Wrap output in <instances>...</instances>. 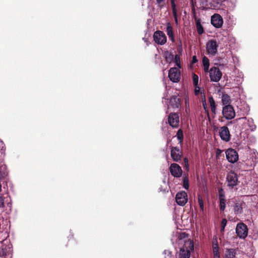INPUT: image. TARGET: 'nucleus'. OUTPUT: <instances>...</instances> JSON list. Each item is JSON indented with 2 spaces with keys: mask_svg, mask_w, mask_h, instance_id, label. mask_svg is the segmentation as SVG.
Wrapping results in <instances>:
<instances>
[{
  "mask_svg": "<svg viewBox=\"0 0 258 258\" xmlns=\"http://www.w3.org/2000/svg\"><path fill=\"white\" fill-rule=\"evenodd\" d=\"M239 125H241L242 129L253 132L255 130L256 126L254 123L253 120L252 118H247L246 117H241L234 120Z\"/></svg>",
  "mask_w": 258,
  "mask_h": 258,
  "instance_id": "nucleus-1",
  "label": "nucleus"
},
{
  "mask_svg": "<svg viewBox=\"0 0 258 258\" xmlns=\"http://www.w3.org/2000/svg\"><path fill=\"white\" fill-rule=\"evenodd\" d=\"M218 43L215 39L209 40L206 43V51L209 56H215L218 52Z\"/></svg>",
  "mask_w": 258,
  "mask_h": 258,
  "instance_id": "nucleus-2",
  "label": "nucleus"
},
{
  "mask_svg": "<svg viewBox=\"0 0 258 258\" xmlns=\"http://www.w3.org/2000/svg\"><path fill=\"white\" fill-rule=\"evenodd\" d=\"M8 243L0 244V258H12V245L7 240Z\"/></svg>",
  "mask_w": 258,
  "mask_h": 258,
  "instance_id": "nucleus-3",
  "label": "nucleus"
},
{
  "mask_svg": "<svg viewBox=\"0 0 258 258\" xmlns=\"http://www.w3.org/2000/svg\"><path fill=\"white\" fill-rule=\"evenodd\" d=\"M210 80L212 82H218L221 79L222 74L218 68L212 67L208 71Z\"/></svg>",
  "mask_w": 258,
  "mask_h": 258,
  "instance_id": "nucleus-4",
  "label": "nucleus"
},
{
  "mask_svg": "<svg viewBox=\"0 0 258 258\" xmlns=\"http://www.w3.org/2000/svg\"><path fill=\"white\" fill-rule=\"evenodd\" d=\"M222 114L226 119H232L235 116V112L232 106L227 105L223 107Z\"/></svg>",
  "mask_w": 258,
  "mask_h": 258,
  "instance_id": "nucleus-5",
  "label": "nucleus"
},
{
  "mask_svg": "<svg viewBox=\"0 0 258 258\" xmlns=\"http://www.w3.org/2000/svg\"><path fill=\"white\" fill-rule=\"evenodd\" d=\"M237 236L241 239H244L247 236L248 229L246 225L243 223H239L236 228Z\"/></svg>",
  "mask_w": 258,
  "mask_h": 258,
  "instance_id": "nucleus-6",
  "label": "nucleus"
},
{
  "mask_svg": "<svg viewBox=\"0 0 258 258\" xmlns=\"http://www.w3.org/2000/svg\"><path fill=\"white\" fill-rule=\"evenodd\" d=\"M153 38L155 42L159 45H163L167 41V38L165 34L161 31H156L153 35Z\"/></svg>",
  "mask_w": 258,
  "mask_h": 258,
  "instance_id": "nucleus-7",
  "label": "nucleus"
},
{
  "mask_svg": "<svg viewBox=\"0 0 258 258\" xmlns=\"http://www.w3.org/2000/svg\"><path fill=\"white\" fill-rule=\"evenodd\" d=\"M168 77L169 79L174 83H177L180 79V72L177 68H171L168 73Z\"/></svg>",
  "mask_w": 258,
  "mask_h": 258,
  "instance_id": "nucleus-8",
  "label": "nucleus"
},
{
  "mask_svg": "<svg viewBox=\"0 0 258 258\" xmlns=\"http://www.w3.org/2000/svg\"><path fill=\"white\" fill-rule=\"evenodd\" d=\"M226 157L227 160L231 163H234L238 160V154L237 152L233 149H228L226 152Z\"/></svg>",
  "mask_w": 258,
  "mask_h": 258,
  "instance_id": "nucleus-9",
  "label": "nucleus"
},
{
  "mask_svg": "<svg viewBox=\"0 0 258 258\" xmlns=\"http://www.w3.org/2000/svg\"><path fill=\"white\" fill-rule=\"evenodd\" d=\"M211 24L216 28H220L223 24L222 17L218 14H215L211 18Z\"/></svg>",
  "mask_w": 258,
  "mask_h": 258,
  "instance_id": "nucleus-10",
  "label": "nucleus"
},
{
  "mask_svg": "<svg viewBox=\"0 0 258 258\" xmlns=\"http://www.w3.org/2000/svg\"><path fill=\"white\" fill-rule=\"evenodd\" d=\"M168 121L170 125L173 128H177L179 126V116L176 113H171L168 116Z\"/></svg>",
  "mask_w": 258,
  "mask_h": 258,
  "instance_id": "nucleus-11",
  "label": "nucleus"
},
{
  "mask_svg": "<svg viewBox=\"0 0 258 258\" xmlns=\"http://www.w3.org/2000/svg\"><path fill=\"white\" fill-rule=\"evenodd\" d=\"M175 199L178 205L183 206L187 202V194L184 191L179 192L176 194Z\"/></svg>",
  "mask_w": 258,
  "mask_h": 258,
  "instance_id": "nucleus-12",
  "label": "nucleus"
},
{
  "mask_svg": "<svg viewBox=\"0 0 258 258\" xmlns=\"http://www.w3.org/2000/svg\"><path fill=\"white\" fill-rule=\"evenodd\" d=\"M219 136L221 139L225 141L228 142L230 140V134L228 128L223 126L220 128Z\"/></svg>",
  "mask_w": 258,
  "mask_h": 258,
  "instance_id": "nucleus-13",
  "label": "nucleus"
},
{
  "mask_svg": "<svg viewBox=\"0 0 258 258\" xmlns=\"http://www.w3.org/2000/svg\"><path fill=\"white\" fill-rule=\"evenodd\" d=\"M227 181L229 186L233 187L236 185L238 182L237 174L234 172L228 173L227 176Z\"/></svg>",
  "mask_w": 258,
  "mask_h": 258,
  "instance_id": "nucleus-14",
  "label": "nucleus"
},
{
  "mask_svg": "<svg viewBox=\"0 0 258 258\" xmlns=\"http://www.w3.org/2000/svg\"><path fill=\"white\" fill-rule=\"evenodd\" d=\"M169 169L171 174L174 177H179L182 175V171L181 168L176 163L171 164Z\"/></svg>",
  "mask_w": 258,
  "mask_h": 258,
  "instance_id": "nucleus-15",
  "label": "nucleus"
},
{
  "mask_svg": "<svg viewBox=\"0 0 258 258\" xmlns=\"http://www.w3.org/2000/svg\"><path fill=\"white\" fill-rule=\"evenodd\" d=\"M171 157L175 162L179 161L181 158V152L177 147L172 148L171 150Z\"/></svg>",
  "mask_w": 258,
  "mask_h": 258,
  "instance_id": "nucleus-16",
  "label": "nucleus"
},
{
  "mask_svg": "<svg viewBox=\"0 0 258 258\" xmlns=\"http://www.w3.org/2000/svg\"><path fill=\"white\" fill-rule=\"evenodd\" d=\"M170 105L173 108H178L180 106V100L176 96L172 97L170 100Z\"/></svg>",
  "mask_w": 258,
  "mask_h": 258,
  "instance_id": "nucleus-17",
  "label": "nucleus"
},
{
  "mask_svg": "<svg viewBox=\"0 0 258 258\" xmlns=\"http://www.w3.org/2000/svg\"><path fill=\"white\" fill-rule=\"evenodd\" d=\"M166 32L168 36L169 39L172 41H174V36L173 31V28L170 23H167L166 24Z\"/></svg>",
  "mask_w": 258,
  "mask_h": 258,
  "instance_id": "nucleus-18",
  "label": "nucleus"
},
{
  "mask_svg": "<svg viewBox=\"0 0 258 258\" xmlns=\"http://www.w3.org/2000/svg\"><path fill=\"white\" fill-rule=\"evenodd\" d=\"M236 250L234 248L227 249L225 251V258H236Z\"/></svg>",
  "mask_w": 258,
  "mask_h": 258,
  "instance_id": "nucleus-19",
  "label": "nucleus"
},
{
  "mask_svg": "<svg viewBox=\"0 0 258 258\" xmlns=\"http://www.w3.org/2000/svg\"><path fill=\"white\" fill-rule=\"evenodd\" d=\"M244 204L238 202L236 203L234 206V211L235 214L239 215L242 212V209Z\"/></svg>",
  "mask_w": 258,
  "mask_h": 258,
  "instance_id": "nucleus-20",
  "label": "nucleus"
},
{
  "mask_svg": "<svg viewBox=\"0 0 258 258\" xmlns=\"http://www.w3.org/2000/svg\"><path fill=\"white\" fill-rule=\"evenodd\" d=\"M8 175L6 165L1 163L0 164V177H4Z\"/></svg>",
  "mask_w": 258,
  "mask_h": 258,
  "instance_id": "nucleus-21",
  "label": "nucleus"
},
{
  "mask_svg": "<svg viewBox=\"0 0 258 258\" xmlns=\"http://www.w3.org/2000/svg\"><path fill=\"white\" fill-rule=\"evenodd\" d=\"M164 57L167 63H171L174 58L173 55L169 51H166L164 53Z\"/></svg>",
  "mask_w": 258,
  "mask_h": 258,
  "instance_id": "nucleus-22",
  "label": "nucleus"
},
{
  "mask_svg": "<svg viewBox=\"0 0 258 258\" xmlns=\"http://www.w3.org/2000/svg\"><path fill=\"white\" fill-rule=\"evenodd\" d=\"M190 252L189 250H185L184 249H181L179 252L180 258H189Z\"/></svg>",
  "mask_w": 258,
  "mask_h": 258,
  "instance_id": "nucleus-23",
  "label": "nucleus"
},
{
  "mask_svg": "<svg viewBox=\"0 0 258 258\" xmlns=\"http://www.w3.org/2000/svg\"><path fill=\"white\" fill-rule=\"evenodd\" d=\"M196 25L198 34L200 35L204 33V29L201 23V21L200 19L196 20Z\"/></svg>",
  "mask_w": 258,
  "mask_h": 258,
  "instance_id": "nucleus-24",
  "label": "nucleus"
},
{
  "mask_svg": "<svg viewBox=\"0 0 258 258\" xmlns=\"http://www.w3.org/2000/svg\"><path fill=\"white\" fill-rule=\"evenodd\" d=\"M198 202L201 211L203 213H204L205 211L204 199L202 196L200 194L198 195Z\"/></svg>",
  "mask_w": 258,
  "mask_h": 258,
  "instance_id": "nucleus-25",
  "label": "nucleus"
},
{
  "mask_svg": "<svg viewBox=\"0 0 258 258\" xmlns=\"http://www.w3.org/2000/svg\"><path fill=\"white\" fill-rule=\"evenodd\" d=\"M202 61L205 72H208L210 65L209 59L207 57L205 56L203 57Z\"/></svg>",
  "mask_w": 258,
  "mask_h": 258,
  "instance_id": "nucleus-26",
  "label": "nucleus"
},
{
  "mask_svg": "<svg viewBox=\"0 0 258 258\" xmlns=\"http://www.w3.org/2000/svg\"><path fill=\"white\" fill-rule=\"evenodd\" d=\"M222 102L224 105H229L230 102V96L226 94H223L222 96Z\"/></svg>",
  "mask_w": 258,
  "mask_h": 258,
  "instance_id": "nucleus-27",
  "label": "nucleus"
},
{
  "mask_svg": "<svg viewBox=\"0 0 258 258\" xmlns=\"http://www.w3.org/2000/svg\"><path fill=\"white\" fill-rule=\"evenodd\" d=\"M255 165V162L253 159H248L245 161L244 166L246 168H253Z\"/></svg>",
  "mask_w": 258,
  "mask_h": 258,
  "instance_id": "nucleus-28",
  "label": "nucleus"
},
{
  "mask_svg": "<svg viewBox=\"0 0 258 258\" xmlns=\"http://www.w3.org/2000/svg\"><path fill=\"white\" fill-rule=\"evenodd\" d=\"M209 102L210 104L211 109L212 112L214 113H216V105L215 101L212 97L209 98Z\"/></svg>",
  "mask_w": 258,
  "mask_h": 258,
  "instance_id": "nucleus-29",
  "label": "nucleus"
},
{
  "mask_svg": "<svg viewBox=\"0 0 258 258\" xmlns=\"http://www.w3.org/2000/svg\"><path fill=\"white\" fill-rule=\"evenodd\" d=\"M220 200V209L222 211H224L225 210L226 204L225 202L226 200L225 198H221Z\"/></svg>",
  "mask_w": 258,
  "mask_h": 258,
  "instance_id": "nucleus-30",
  "label": "nucleus"
},
{
  "mask_svg": "<svg viewBox=\"0 0 258 258\" xmlns=\"http://www.w3.org/2000/svg\"><path fill=\"white\" fill-rule=\"evenodd\" d=\"M202 102L203 104V107L204 108V110L205 112L207 113V114H209L208 110L207 109V104H206V100L205 95H203V96H202Z\"/></svg>",
  "mask_w": 258,
  "mask_h": 258,
  "instance_id": "nucleus-31",
  "label": "nucleus"
},
{
  "mask_svg": "<svg viewBox=\"0 0 258 258\" xmlns=\"http://www.w3.org/2000/svg\"><path fill=\"white\" fill-rule=\"evenodd\" d=\"M195 87V94L196 95H199V94H201L202 95V96H203V95H204V94L201 91V88H200V87L199 86V85H197V86H194Z\"/></svg>",
  "mask_w": 258,
  "mask_h": 258,
  "instance_id": "nucleus-32",
  "label": "nucleus"
},
{
  "mask_svg": "<svg viewBox=\"0 0 258 258\" xmlns=\"http://www.w3.org/2000/svg\"><path fill=\"white\" fill-rule=\"evenodd\" d=\"M174 62H175L176 66H177L178 68H181L180 57L177 54H176L174 56Z\"/></svg>",
  "mask_w": 258,
  "mask_h": 258,
  "instance_id": "nucleus-33",
  "label": "nucleus"
},
{
  "mask_svg": "<svg viewBox=\"0 0 258 258\" xmlns=\"http://www.w3.org/2000/svg\"><path fill=\"white\" fill-rule=\"evenodd\" d=\"M192 81L194 86L198 85L199 83V77L195 74H192Z\"/></svg>",
  "mask_w": 258,
  "mask_h": 258,
  "instance_id": "nucleus-34",
  "label": "nucleus"
},
{
  "mask_svg": "<svg viewBox=\"0 0 258 258\" xmlns=\"http://www.w3.org/2000/svg\"><path fill=\"white\" fill-rule=\"evenodd\" d=\"M171 6H172V12L173 14L174 17H176L177 16V11L175 8V5L174 3L173 0H171Z\"/></svg>",
  "mask_w": 258,
  "mask_h": 258,
  "instance_id": "nucleus-35",
  "label": "nucleus"
},
{
  "mask_svg": "<svg viewBox=\"0 0 258 258\" xmlns=\"http://www.w3.org/2000/svg\"><path fill=\"white\" fill-rule=\"evenodd\" d=\"M164 253L165 254L164 258H175L174 256L171 254V252L169 250H165Z\"/></svg>",
  "mask_w": 258,
  "mask_h": 258,
  "instance_id": "nucleus-36",
  "label": "nucleus"
},
{
  "mask_svg": "<svg viewBox=\"0 0 258 258\" xmlns=\"http://www.w3.org/2000/svg\"><path fill=\"white\" fill-rule=\"evenodd\" d=\"M176 136H177V138L179 141H181V140H182V139H183V133H182V131L181 130H179L177 131V134H176Z\"/></svg>",
  "mask_w": 258,
  "mask_h": 258,
  "instance_id": "nucleus-37",
  "label": "nucleus"
},
{
  "mask_svg": "<svg viewBox=\"0 0 258 258\" xmlns=\"http://www.w3.org/2000/svg\"><path fill=\"white\" fill-rule=\"evenodd\" d=\"M165 0H156L158 7L160 9L162 8L164 6V2Z\"/></svg>",
  "mask_w": 258,
  "mask_h": 258,
  "instance_id": "nucleus-38",
  "label": "nucleus"
},
{
  "mask_svg": "<svg viewBox=\"0 0 258 258\" xmlns=\"http://www.w3.org/2000/svg\"><path fill=\"white\" fill-rule=\"evenodd\" d=\"M213 253L219 252L218 245V244H217V242L216 243H213Z\"/></svg>",
  "mask_w": 258,
  "mask_h": 258,
  "instance_id": "nucleus-39",
  "label": "nucleus"
},
{
  "mask_svg": "<svg viewBox=\"0 0 258 258\" xmlns=\"http://www.w3.org/2000/svg\"><path fill=\"white\" fill-rule=\"evenodd\" d=\"M219 199H220L221 198H225L224 192L222 189H220L219 190Z\"/></svg>",
  "mask_w": 258,
  "mask_h": 258,
  "instance_id": "nucleus-40",
  "label": "nucleus"
},
{
  "mask_svg": "<svg viewBox=\"0 0 258 258\" xmlns=\"http://www.w3.org/2000/svg\"><path fill=\"white\" fill-rule=\"evenodd\" d=\"M222 230H223L226 225L227 220L225 219H224L222 220Z\"/></svg>",
  "mask_w": 258,
  "mask_h": 258,
  "instance_id": "nucleus-41",
  "label": "nucleus"
},
{
  "mask_svg": "<svg viewBox=\"0 0 258 258\" xmlns=\"http://www.w3.org/2000/svg\"><path fill=\"white\" fill-rule=\"evenodd\" d=\"M188 243L189 247L190 249L191 250H193L194 247V242L192 241H189L188 242Z\"/></svg>",
  "mask_w": 258,
  "mask_h": 258,
  "instance_id": "nucleus-42",
  "label": "nucleus"
},
{
  "mask_svg": "<svg viewBox=\"0 0 258 258\" xmlns=\"http://www.w3.org/2000/svg\"><path fill=\"white\" fill-rule=\"evenodd\" d=\"M187 101L188 100H185V111L186 113H188L189 112V106Z\"/></svg>",
  "mask_w": 258,
  "mask_h": 258,
  "instance_id": "nucleus-43",
  "label": "nucleus"
},
{
  "mask_svg": "<svg viewBox=\"0 0 258 258\" xmlns=\"http://www.w3.org/2000/svg\"><path fill=\"white\" fill-rule=\"evenodd\" d=\"M188 182L187 181H186L184 179V183H183V187L185 188V189H188Z\"/></svg>",
  "mask_w": 258,
  "mask_h": 258,
  "instance_id": "nucleus-44",
  "label": "nucleus"
},
{
  "mask_svg": "<svg viewBox=\"0 0 258 258\" xmlns=\"http://www.w3.org/2000/svg\"><path fill=\"white\" fill-rule=\"evenodd\" d=\"M4 199L2 197H0V208L3 207L4 206Z\"/></svg>",
  "mask_w": 258,
  "mask_h": 258,
  "instance_id": "nucleus-45",
  "label": "nucleus"
},
{
  "mask_svg": "<svg viewBox=\"0 0 258 258\" xmlns=\"http://www.w3.org/2000/svg\"><path fill=\"white\" fill-rule=\"evenodd\" d=\"M213 254H214V258H220L219 252L213 253Z\"/></svg>",
  "mask_w": 258,
  "mask_h": 258,
  "instance_id": "nucleus-46",
  "label": "nucleus"
},
{
  "mask_svg": "<svg viewBox=\"0 0 258 258\" xmlns=\"http://www.w3.org/2000/svg\"><path fill=\"white\" fill-rule=\"evenodd\" d=\"M197 61V59L196 58V56H194L192 57V62L193 63H195Z\"/></svg>",
  "mask_w": 258,
  "mask_h": 258,
  "instance_id": "nucleus-47",
  "label": "nucleus"
},
{
  "mask_svg": "<svg viewBox=\"0 0 258 258\" xmlns=\"http://www.w3.org/2000/svg\"><path fill=\"white\" fill-rule=\"evenodd\" d=\"M7 243H8V241L6 239L0 241V244H2L3 243L6 244Z\"/></svg>",
  "mask_w": 258,
  "mask_h": 258,
  "instance_id": "nucleus-48",
  "label": "nucleus"
},
{
  "mask_svg": "<svg viewBox=\"0 0 258 258\" xmlns=\"http://www.w3.org/2000/svg\"><path fill=\"white\" fill-rule=\"evenodd\" d=\"M184 161H185V165L187 166V167H188V161H187V159L186 158H185L184 159Z\"/></svg>",
  "mask_w": 258,
  "mask_h": 258,
  "instance_id": "nucleus-49",
  "label": "nucleus"
},
{
  "mask_svg": "<svg viewBox=\"0 0 258 258\" xmlns=\"http://www.w3.org/2000/svg\"><path fill=\"white\" fill-rule=\"evenodd\" d=\"M174 18L175 23L176 24H178L177 16L176 17H174Z\"/></svg>",
  "mask_w": 258,
  "mask_h": 258,
  "instance_id": "nucleus-50",
  "label": "nucleus"
},
{
  "mask_svg": "<svg viewBox=\"0 0 258 258\" xmlns=\"http://www.w3.org/2000/svg\"><path fill=\"white\" fill-rule=\"evenodd\" d=\"M4 143L2 141H0V146L2 147V150H3Z\"/></svg>",
  "mask_w": 258,
  "mask_h": 258,
  "instance_id": "nucleus-51",
  "label": "nucleus"
}]
</instances>
